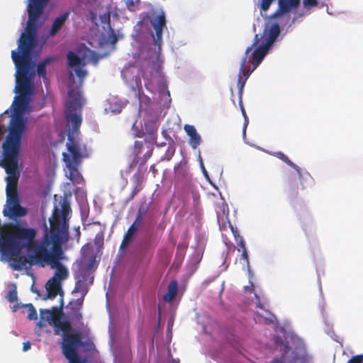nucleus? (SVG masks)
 Returning a JSON list of instances; mask_svg holds the SVG:
<instances>
[{"label": "nucleus", "mask_w": 363, "mask_h": 363, "mask_svg": "<svg viewBox=\"0 0 363 363\" xmlns=\"http://www.w3.org/2000/svg\"><path fill=\"white\" fill-rule=\"evenodd\" d=\"M303 4L305 9H310L312 7L317 6L318 2L317 0H303Z\"/></svg>", "instance_id": "nucleus-34"}, {"label": "nucleus", "mask_w": 363, "mask_h": 363, "mask_svg": "<svg viewBox=\"0 0 363 363\" xmlns=\"http://www.w3.org/2000/svg\"><path fill=\"white\" fill-rule=\"evenodd\" d=\"M138 230V229L136 228L135 226L133 227L130 225L128 228V230L123 235V238L120 246L121 249H125L129 246L130 242L133 240L134 236Z\"/></svg>", "instance_id": "nucleus-24"}, {"label": "nucleus", "mask_w": 363, "mask_h": 363, "mask_svg": "<svg viewBox=\"0 0 363 363\" xmlns=\"http://www.w3.org/2000/svg\"><path fill=\"white\" fill-rule=\"evenodd\" d=\"M274 155L275 157H277V158H279V160H281V161H283L284 162H285L286 164H287L289 166H290L293 169H294L296 170V172H297L300 179L302 178V173H301V170L300 167L298 165H296V164H294L292 161H291L289 160V158L284 153H283L282 152H276L274 154Z\"/></svg>", "instance_id": "nucleus-26"}, {"label": "nucleus", "mask_w": 363, "mask_h": 363, "mask_svg": "<svg viewBox=\"0 0 363 363\" xmlns=\"http://www.w3.org/2000/svg\"><path fill=\"white\" fill-rule=\"evenodd\" d=\"M6 197H7L6 206L15 205V204L16 205V204L19 203V197H18V193L6 194Z\"/></svg>", "instance_id": "nucleus-30"}, {"label": "nucleus", "mask_w": 363, "mask_h": 363, "mask_svg": "<svg viewBox=\"0 0 363 363\" xmlns=\"http://www.w3.org/2000/svg\"><path fill=\"white\" fill-rule=\"evenodd\" d=\"M259 41L260 39L259 38V35L256 34L255 35L253 43L246 48L245 55L242 59H244L245 56L246 59H247V57L250 52L252 51V48L255 47L259 43ZM269 49V48L267 47L263 43L257 46L255 49L253 50V52L251 53V55L250 56L248 60H246V62L245 63V70L250 72L251 74L261 63L265 55L267 54Z\"/></svg>", "instance_id": "nucleus-8"}, {"label": "nucleus", "mask_w": 363, "mask_h": 363, "mask_svg": "<svg viewBox=\"0 0 363 363\" xmlns=\"http://www.w3.org/2000/svg\"><path fill=\"white\" fill-rule=\"evenodd\" d=\"M142 189V187L140 184H138L135 188L133 189L130 196V199H133L138 194V192Z\"/></svg>", "instance_id": "nucleus-38"}, {"label": "nucleus", "mask_w": 363, "mask_h": 363, "mask_svg": "<svg viewBox=\"0 0 363 363\" xmlns=\"http://www.w3.org/2000/svg\"><path fill=\"white\" fill-rule=\"evenodd\" d=\"M280 26L278 23H272L269 28L266 27L263 34L259 38L264 39V43L267 47L270 48L280 34Z\"/></svg>", "instance_id": "nucleus-12"}, {"label": "nucleus", "mask_w": 363, "mask_h": 363, "mask_svg": "<svg viewBox=\"0 0 363 363\" xmlns=\"http://www.w3.org/2000/svg\"><path fill=\"white\" fill-rule=\"evenodd\" d=\"M286 348L287 350H289V349H290V347H289L288 345H286Z\"/></svg>", "instance_id": "nucleus-52"}, {"label": "nucleus", "mask_w": 363, "mask_h": 363, "mask_svg": "<svg viewBox=\"0 0 363 363\" xmlns=\"http://www.w3.org/2000/svg\"><path fill=\"white\" fill-rule=\"evenodd\" d=\"M67 60L68 64L70 67H78L82 64V59L72 51L68 52Z\"/></svg>", "instance_id": "nucleus-28"}, {"label": "nucleus", "mask_w": 363, "mask_h": 363, "mask_svg": "<svg viewBox=\"0 0 363 363\" xmlns=\"http://www.w3.org/2000/svg\"><path fill=\"white\" fill-rule=\"evenodd\" d=\"M301 4V0H278V9L272 15V18H279L291 11H296Z\"/></svg>", "instance_id": "nucleus-10"}, {"label": "nucleus", "mask_w": 363, "mask_h": 363, "mask_svg": "<svg viewBox=\"0 0 363 363\" xmlns=\"http://www.w3.org/2000/svg\"><path fill=\"white\" fill-rule=\"evenodd\" d=\"M187 247H188V245L186 243H180L177 246L178 249H183V250H186Z\"/></svg>", "instance_id": "nucleus-44"}, {"label": "nucleus", "mask_w": 363, "mask_h": 363, "mask_svg": "<svg viewBox=\"0 0 363 363\" xmlns=\"http://www.w3.org/2000/svg\"><path fill=\"white\" fill-rule=\"evenodd\" d=\"M65 118L68 123H70L73 131L79 128L82 123V117L77 114V111H72L69 108L65 110Z\"/></svg>", "instance_id": "nucleus-19"}, {"label": "nucleus", "mask_w": 363, "mask_h": 363, "mask_svg": "<svg viewBox=\"0 0 363 363\" xmlns=\"http://www.w3.org/2000/svg\"><path fill=\"white\" fill-rule=\"evenodd\" d=\"M54 60V57H46L37 65V73L39 77H43V79L47 78L46 66Z\"/></svg>", "instance_id": "nucleus-27"}, {"label": "nucleus", "mask_w": 363, "mask_h": 363, "mask_svg": "<svg viewBox=\"0 0 363 363\" xmlns=\"http://www.w3.org/2000/svg\"><path fill=\"white\" fill-rule=\"evenodd\" d=\"M30 347H31V344L29 341H26V342H23V351L26 352L28 350H30Z\"/></svg>", "instance_id": "nucleus-40"}, {"label": "nucleus", "mask_w": 363, "mask_h": 363, "mask_svg": "<svg viewBox=\"0 0 363 363\" xmlns=\"http://www.w3.org/2000/svg\"><path fill=\"white\" fill-rule=\"evenodd\" d=\"M246 62V57L243 59L242 62L240 63V72L238 79V86L239 87V106L240 107V110L242 111L243 117L247 118L246 112L245 111L244 106L242 104V95L243 92V88L245 86V82L247 78L250 75V72H247L245 69V63Z\"/></svg>", "instance_id": "nucleus-11"}, {"label": "nucleus", "mask_w": 363, "mask_h": 363, "mask_svg": "<svg viewBox=\"0 0 363 363\" xmlns=\"http://www.w3.org/2000/svg\"><path fill=\"white\" fill-rule=\"evenodd\" d=\"M14 231L2 240H0V253L9 261L13 270L21 271L27 268L29 263L26 257L20 255L21 251L26 247H33L39 242H33L36 236L34 228H26L20 225H9Z\"/></svg>", "instance_id": "nucleus-2"}, {"label": "nucleus", "mask_w": 363, "mask_h": 363, "mask_svg": "<svg viewBox=\"0 0 363 363\" xmlns=\"http://www.w3.org/2000/svg\"><path fill=\"white\" fill-rule=\"evenodd\" d=\"M82 98L79 90L72 89L68 91V100L66 108L72 111H77L82 106Z\"/></svg>", "instance_id": "nucleus-15"}, {"label": "nucleus", "mask_w": 363, "mask_h": 363, "mask_svg": "<svg viewBox=\"0 0 363 363\" xmlns=\"http://www.w3.org/2000/svg\"><path fill=\"white\" fill-rule=\"evenodd\" d=\"M247 124H248V118H245V122H244V124H243V135H245V133H246V128H247Z\"/></svg>", "instance_id": "nucleus-43"}, {"label": "nucleus", "mask_w": 363, "mask_h": 363, "mask_svg": "<svg viewBox=\"0 0 363 363\" xmlns=\"http://www.w3.org/2000/svg\"><path fill=\"white\" fill-rule=\"evenodd\" d=\"M94 262H95V257H94L92 258V259L91 260V262L89 263V265H88V269H91L93 266V264H94Z\"/></svg>", "instance_id": "nucleus-46"}, {"label": "nucleus", "mask_w": 363, "mask_h": 363, "mask_svg": "<svg viewBox=\"0 0 363 363\" xmlns=\"http://www.w3.org/2000/svg\"><path fill=\"white\" fill-rule=\"evenodd\" d=\"M20 135L21 128L17 125L11 135L6 138L2 145V160L0 165L5 169L6 174V194L18 193L17 184L19 177L18 167L20 153Z\"/></svg>", "instance_id": "nucleus-4"}, {"label": "nucleus", "mask_w": 363, "mask_h": 363, "mask_svg": "<svg viewBox=\"0 0 363 363\" xmlns=\"http://www.w3.org/2000/svg\"><path fill=\"white\" fill-rule=\"evenodd\" d=\"M69 78L71 79H73L74 78V76H73V74L72 72H69Z\"/></svg>", "instance_id": "nucleus-50"}, {"label": "nucleus", "mask_w": 363, "mask_h": 363, "mask_svg": "<svg viewBox=\"0 0 363 363\" xmlns=\"http://www.w3.org/2000/svg\"><path fill=\"white\" fill-rule=\"evenodd\" d=\"M150 22L154 30V32L151 33V37L152 38L154 45L157 48L155 50H152L151 48L149 49L148 55L141 65L140 71L142 76L148 82H150L153 78L161 76L163 63L160 58L162 34L163 30L167 28V21L164 13L150 19Z\"/></svg>", "instance_id": "nucleus-5"}, {"label": "nucleus", "mask_w": 363, "mask_h": 363, "mask_svg": "<svg viewBox=\"0 0 363 363\" xmlns=\"http://www.w3.org/2000/svg\"><path fill=\"white\" fill-rule=\"evenodd\" d=\"M49 0H30L28 7V20L26 31L23 33L18 41V44L21 43L23 35H30L33 38V48L36 45L35 22L43 13V9Z\"/></svg>", "instance_id": "nucleus-7"}, {"label": "nucleus", "mask_w": 363, "mask_h": 363, "mask_svg": "<svg viewBox=\"0 0 363 363\" xmlns=\"http://www.w3.org/2000/svg\"><path fill=\"white\" fill-rule=\"evenodd\" d=\"M135 147L138 149L137 154H139L141 151V149L143 148V143L140 141H135Z\"/></svg>", "instance_id": "nucleus-41"}, {"label": "nucleus", "mask_w": 363, "mask_h": 363, "mask_svg": "<svg viewBox=\"0 0 363 363\" xmlns=\"http://www.w3.org/2000/svg\"><path fill=\"white\" fill-rule=\"evenodd\" d=\"M232 232L233 233L235 242L237 245H238L239 248H238V250L240 252L242 250V254L240 256V261L242 260V266L243 269L245 268L250 269V262H249V257L247 254V247L245 245V242L242 236L240 235L238 230L236 228H234L233 226H230Z\"/></svg>", "instance_id": "nucleus-13"}, {"label": "nucleus", "mask_w": 363, "mask_h": 363, "mask_svg": "<svg viewBox=\"0 0 363 363\" xmlns=\"http://www.w3.org/2000/svg\"><path fill=\"white\" fill-rule=\"evenodd\" d=\"M184 130L189 137V144L193 149H196L202 141L201 135L193 125H184Z\"/></svg>", "instance_id": "nucleus-17"}, {"label": "nucleus", "mask_w": 363, "mask_h": 363, "mask_svg": "<svg viewBox=\"0 0 363 363\" xmlns=\"http://www.w3.org/2000/svg\"><path fill=\"white\" fill-rule=\"evenodd\" d=\"M177 291H178V283L177 281L173 280L169 283V284L167 287V291L163 296L164 301L167 303L172 302L176 297V296L177 294Z\"/></svg>", "instance_id": "nucleus-25"}, {"label": "nucleus", "mask_w": 363, "mask_h": 363, "mask_svg": "<svg viewBox=\"0 0 363 363\" xmlns=\"http://www.w3.org/2000/svg\"><path fill=\"white\" fill-rule=\"evenodd\" d=\"M93 281H94V277L92 276V277L90 278V284H92V283H93Z\"/></svg>", "instance_id": "nucleus-51"}, {"label": "nucleus", "mask_w": 363, "mask_h": 363, "mask_svg": "<svg viewBox=\"0 0 363 363\" xmlns=\"http://www.w3.org/2000/svg\"><path fill=\"white\" fill-rule=\"evenodd\" d=\"M9 225H18L17 223H7L4 225H1V220L0 219V240L8 236L10 233L14 231V229L9 227Z\"/></svg>", "instance_id": "nucleus-29"}, {"label": "nucleus", "mask_w": 363, "mask_h": 363, "mask_svg": "<svg viewBox=\"0 0 363 363\" xmlns=\"http://www.w3.org/2000/svg\"><path fill=\"white\" fill-rule=\"evenodd\" d=\"M27 306L28 307V318L30 320H37L38 314L33 306L32 304H28Z\"/></svg>", "instance_id": "nucleus-32"}, {"label": "nucleus", "mask_w": 363, "mask_h": 363, "mask_svg": "<svg viewBox=\"0 0 363 363\" xmlns=\"http://www.w3.org/2000/svg\"><path fill=\"white\" fill-rule=\"evenodd\" d=\"M143 135H144V133L143 132V133H138V134H136V135H135V136H136V137H138V138H141V137H143Z\"/></svg>", "instance_id": "nucleus-47"}, {"label": "nucleus", "mask_w": 363, "mask_h": 363, "mask_svg": "<svg viewBox=\"0 0 363 363\" xmlns=\"http://www.w3.org/2000/svg\"><path fill=\"white\" fill-rule=\"evenodd\" d=\"M174 172L178 179H184L189 180L191 177L189 174V167L188 162L186 160H182L180 162L174 167Z\"/></svg>", "instance_id": "nucleus-20"}, {"label": "nucleus", "mask_w": 363, "mask_h": 363, "mask_svg": "<svg viewBox=\"0 0 363 363\" xmlns=\"http://www.w3.org/2000/svg\"><path fill=\"white\" fill-rule=\"evenodd\" d=\"M6 298L9 303H13V302L17 301V300H18L17 290L15 286L13 289L9 291V292L6 294Z\"/></svg>", "instance_id": "nucleus-31"}, {"label": "nucleus", "mask_w": 363, "mask_h": 363, "mask_svg": "<svg viewBox=\"0 0 363 363\" xmlns=\"http://www.w3.org/2000/svg\"><path fill=\"white\" fill-rule=\"evenodd\" d=\"M40 315L54 326L55 335H60L62 332V352L69 363H86L85 360L80 359L77 354V348L84 346L82 335L73 330L68 320H61L62 311L53 307L52 311L41 310Z\"/></svg>", "instance_id": "nucleus-3"}, {"label": "nucleus", "mask_w": 363, "mask_h": 363, "mask_svg": "<svg viewBox=\"0 0 363 363\" xmlns=\"http://www.w3.org/2000/svg\"><path fill=\"white\" fill-rule=\"evenodd\" d=\"M29 96H30L21 94H18V96H16L15 100L13 101L14 115L13 116L11 120L9 126V133L7 135L6 138H8L11 135L13 130L16 127H17L18 125L21 128L20 142L21 141V137L26 128V123L23 118V113L28 104Z\"/></svg>", "instance_id": "nucleus-9"}, {"label": "nucleus", "mask_w": 363, "mask_h": 363, "mask_svg": "<svg viewBox=\"0 0 363 363\" xmlns=\"http://www.w3.org/2000/svg\"><path fill=\"white\" fill-rule=\"evenodd\" d=\"M20 52H11L12 60L17 68L16 92L21 95L30 96L33 90L31 77L29 74L30 55L33 49V38L30 35H23L18 44Z\"/></svg>", "instance_id": "nucleus-6"}, {"label": "nucleus", "mask_w": 363, "mask_h": 363, "mask_svg": "<svg viewBox=\"0 0 363 363\" xmlns=\"http://www.w3.org/2000/svg\"><path fill=\"white\" fill-rule=\"evenodd\" d=\"M63 160L69 169L67 177L74 184H80L84 182V179L79 172L77 166L69 159L66 153H63Z\"/></svg>", "instance_id": "nucleus-14"}, {"label": "nucleus", "mask_w": 363, "mask_h": 363, "mask_svg": "<svg viewBox=\"0 0 363 363\" xmlns=\"http://www.w3.org/2000/svg\"><path fill=\"white\" fill-rule=\"evenodd\" d=\"M225 245L228 246V254H230V252L231 251H233V252L235 251V248L233 246V245H231L230 246H228V243L226 242H225Z\"/></svg>", "instance_id": "nucleus-45"}, {"label": "nucleus", "mask_w": 363, "mask_h": 363, "mask_svg": "<svg viewBox=\"0 0 363 363\" xmlns=\"http://www.w3.org/2000/svg\"><path fill=\"white\" fill-rule=\"evenodd\" d=\"M199 159H200V164H201V168H202V169H203V172L204 175L207 176V172H206V169H205V168H204V165H203V160H202V158H201V155H199Z\"/></svg>", "instance_id": "nucleus-42"}, {"label": "nucleus", "mask_w": 363, "mask_h": 363, "mask_svg": "<svg viewBox=\"0 0 363 363\" xmlns=\"http://www.w3.org/2000/svg\"><path fill=\"white\" fill-rule=\"evenodd\" d=\"M294 361L296 362H299V363H308V359L306 357H294Z\"/></svg>", "instance_id": "nucleus-39"}, {"label": "nucleus", "mask_w": 363, "mask_h": 363, "mask_svg": "<svg viewBox=\"0 0 363 363\" xmlns=\"http://www.w3.org/2000/svg\"><path fill=\"white\" fill-rule=\"evenodd\" d=\"M347 363H363V354L352 356Z\"/></svg>", "instance_id": "nucleus-37"}, {"label": "nucleus", "mask_w": 363, "mask_h": 363, "mask_svg": "<svg viewBox=\"0 0 363 363\" xmlns=\"http://www.w3.org/2000/svg\"><path fill=\"white\" fill-rule=\"evenodd\" d=\"M26 209L21 206L20 203L6 206L3 211L4 216L10 218L22 217L26 215Z\"/></svg>", "instance_id": "nucleus-18"}, {"label": "nucleus", "mask_w": 363, "mask_h": 363, "mask_svg": "<svg viewBox=\"0 0 363 363\" xmlns=\"http://www.w3.org/2000/svg\"><path fill=\"white\" fill-rule=\"evenodd\" d=\"M150 169L153 171V172H156V169H155V166H154V165H152V166L150 167Z\"/></svg>", "instance_id": "nucleus-49"}, {"label": "nucleus", "mask_w": 363, "mask_h": 363, "mask_svg": "<svg viewBox=\"0 0 363 363\" xmlns=\"http://www.w3.org/2000/svg\"><path fill=\"white\" fill-rule=\"evenodd\" d=\"M291 194L294 196H297L298 195V192L297 191H294L292 189H291Z\"/></svg>", "instance_id": "nucleus-48"}, {"label": "nucleus", "mask_w": 363, "mask_h": 363, "mask_svg": "<svg viewBox=\"0 0 363 363\" xmlns=\"http://www.w3.org/2000/svg\"><path fill=\"white\" fill-rule=\"evenodd\" d=\"M74 71L77 77L80 79L81 82H82V80L87 74L86 71L79 67V66L75 68Z\"/></svg>", "instance_id": "nucleus-36"}, {"label": "nucleus", "mask_w": 363, "mask_h": 363, "mask_svg": "<svg viewBox=\"0 0 363 363\" xmlns=\"http://www.w3.org/2000/svg\"><path fill=\"white\" fill-rule=\"evenodd\" d=\"M61 211L55 206L52 219H50V229H45V233L41 241L35 245V257L42 266L50 264L51 268H56L52 278V281L62 282L69 276L67 269L60 262L63 251L62 249L64 236L68 234L71 208L69 203L63 200Z\"/></svg>", "instance_id": "nucleus-1"}, {"label": "nucleus", "mask_w": 363, "mask_h": 363, "mask_svg": "<svg viewBox=\"0 0 363 363\" xmlns=\"http://www.w3.org/2000/svg\"><path fill=\"white\" fill-rule=\"evenodd\" d=\"M143 215H144V213H142L140 211H139L134 222L132 223L131 225L133 227L135 226L136 228L138 229L142 223Z\"/></svg>", "instance_id": "nucleus-33"}, {"label": "nucleus", "mask_w": 363, "mask_h": 363, "mask_svg": "<svg viewBox=\"0 0 363 363\" xmlns=\"http://www.w3.org/2000/svg\"><path fill=\"white\" fill-rule=\"evenodd\" d=\"M274 1V0H262L259 6L261 11H267Z\"/></svg>", "instance_id": "nucleus-35"}, {"label": "nucleus", "mask_w": 363, "mask_h": 363, "mask_svg": "<svg viewBox=\"0 0 363 363\" xmlns=\"http://www.w3.org/2000/svg\"><path fill=\"white\" fill-rule=\"evenodd\" d=\"M86 278L87 272H82L81 273V279H78L76 281L75 286L73 291V292L75 293H81L83 298L89 291L88 286L86 283Z\"/></svg>", "instance_id": "nucleus-22"}, {"label": "nucleus", "mask_w": 363, "mask_h": 363, "mask_svg": "<svg viewBox=\"0 0 363 363\" xmlns=\"http://www.w3.org/2000/svg\"><path fill=\"white\" fill-rule=\"evenodd\" d=\"M45 288L47 294L43 298L44 300L48 298L53 299L57 296V294H63L62 284L59 283V281H52L51 279L47 281Z\"/></svg>", "instance_id": "nucleus-16"}, {"label": "nucleus", "mask_w": 363, "mask_h": 363, "mask_svg": "<svg viewBox=\"0 0 363 363\" xmlns=\"http://www.w3.org/2000/svg\"><path fill=\"white\" fill-rule=\"evenodd\" d=\"M67 147V150L72 156L73 161L77 164L81 157L80 148L78 143L70 136L68 138Z\"/></svg>", "instance_id": "nucleus-21"}, {"label": "nucleus", "mask_w": 363, "mask_h": 363, "mask_svg": "<svg viewBox=\"0 0 363 363\" xmlns=\"http://www.w3.org/2000/svg\"><path fill=\"white\" fill-rule=\"evenodd\" d=\"M69 12H65L60 16H57L53 21L51 29L50 30V35H55L58 31L62 28L65 22L68 18Z\"/></svg>", "instance_id": "nucleus-23"}]
</instances>
